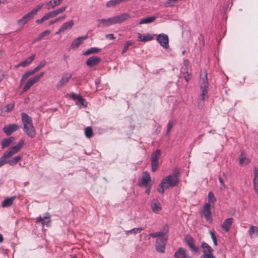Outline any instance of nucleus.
Wrapping results in <instances>:
<instances>
[{"mask_svg":"<svg viewBox=\"0 0 258 258\" xmlns=\"http://www.w3.org/2000/svg\"><path fill=\"white\" fill-rule=\"evenodd\" d=\"M179 170L178 168H175L171 174L162 180L159 187L157 189L158 191L163 194L165 189H167L169 187L176 186L179 182Z\"/></svg>","mask_w":258,"mask_h":258,"instance_id":"f257e3e1","label":"nucleus"},{"mask_svg":"<svg viewBox=\"0 0 258 258\" xmlns=\"http://www.w3.org/2000/svg\"><path fill=\"white\" fill-rule=\"evenodd\" d=\"M24 144V140H21L16 146L12 147L8 151H6L0 158V167L8 163V159L18 152Z\"/></svg>","mask_w":258,"mask_h":258,"instance_id":"f03ea898","label":"nucleus"},{"mask_svg":"<svg viewBox=\"0 0 258 258\" xmlns=\"http://www.w3.org/2000/svg\"><path fill=\"white\" fill-rule=\"evenodd\" d=\"M209 84L208 82H203L200 85L201 93L198 97V106L202 109L205 105V100L208 98V89Z\"/></svg>","mask_w":258,"mask_h":258,"instance_id":"7ed1b4c3","label":"nucleus"},{"mask_svg":"<svg viewBox=\"0 0 258 258\" xmlns=\"http://www.w3.org/2000/svg\"><path fill=\"white\" fill-rule=\"evenodd\" d=\"M161 151L157 149L153 152L151 156V170L153 172L157 170L159 165V159L161 156Z\"/></svg>","mask_w":258,"mask_h":258,"instance_id":"20e7f679","label":"nucleus"},{"mask_svg":"<svg viewBox=\"0 0 258 258\" xmlns=\"http://www.w3.org/2000/svg\"><path fill=\"white\" fill-rule=\"evenodd\" d=\"M46 63L45 60H43L40 62L39 64L37 67L34 68L32 71H29L28 72H26L22 76L21 81H25L28 77L33 75L35 73L37 72L39 70H40L42 68L44 67Z\"/></svg>","mask_w":258,"mask_h":258,"instance_id":"39448f33","label":"nucleus"},{"mask_svg":"<svg viewBox=\"0 0 258 258\" xmlns=\"http://www.w3.org/2000/svg\"><path fill=\"white\" fill-rule=\"evenodd\" d=\"M70 97L75 101L76 105L87 107V101L80 94L72 93L70 94Z\"/></svg>","mask_w":258,"mask_h":258,"instance_id":"423d86ee","label":"nucleus"},{"mask_svg":"<svg viewBox=\"0 0 258 258\" xmlns=\"http://www.w3.org/2000/svg\"><path fill=\"white\" fill-rule=\"evenodd\" d=\"M166 239L164 238H160L156 240L155 247L156 250L160 253H164L165 250Z\"/></svg>","mask_w":258,"mask_h":258,"instance_id":"0eeeda50","label":"nucleus"},{"mask_svg":"<svg viewBox=\"0 0 258 258\" xmlns=\"http://www.w3.org/2000/svg\"><path fill=\"white\" fill-rule=\"evenodd\" d=\"M157 41L164 48H167L169 47V39L166 34L163 33L159 34L157 37Z\"/></svg>","mask_w":258,"mask_h":258,"instance_id":"6e6552de","label":"nucleus"},{"mask_svg":"<svg viewBox=\"0 0 258 258\" xmlns=\"http://www.w3.org/2000/svg\"><path fill=\"white\" fill-rule=\"evenodd\" d=\"M19 128L20 126L16 124H10L3 127V131L7 136H10Z\"/></svg>","mask_w":258,"mask_h":258,"instance_id":"1a4fd4ad","label":"nucleus"},{"mask_svg":"<svg viewBox=\"0 0 258 258\" xmlns=\"http://www.w3.org/2000/svg\"><path fill=\"white\" fill-rule=\"evenodd\" d=\"M23 130L27 135L30 138H34L36 135V132L33 123L29 125H25L24 126Z\"/></svg>","mask_w":258,"mask_h":258,"instance_id":"9d476101","label":"nucleus"},{"mask_svg":"<svg viewBox=\"0 0 258 258\" xmlns=\"http://www.w3.org/2000/svg\"><path fill=\"white\" fill-rule=\"evenodd\" d=\"M151 181V176L150 174L145 171L143 173L141 181L139 182V185L140 186H148V182Z\"/></svg>","mask_w":258,"mask_h":258,"instance_id":"9b49d317","label":"nucleus"},{"mask_svg":"<svg viewBox=\"0 0 258 258\" xmlns=\"http://www.w3.org/2000/svg\"><path fill=\"white\" fill-rule=\"evenodd\" d=\"M97 21L100 22L97 25L98 27H100L101 26H108L115 24L113 17L107 19H98Z\"/></svg>","mask_w":258,"mask_h":258,"instance_id":"f8f14e48","label":"nucleus"},{"mask_svg":"<svg viewBox=\"0 0 258 258\" xmlns=\"http://www.w3.org/2000/svg\"><path fill=\"white\" fill-rule=\"evenodd\" d=\"M113 17L115 21V24H119L128 19L131 17V16L129 13H125L121 14L119 15L114 16Z\"/></svg>","mask_w":258,"mask_h":258,"instance_id":"ddd939ff","label":"nucleus"},{"mask_svg":"<svg viewBox=\"0 0 258 258\" xmlns=\"http://www.w3.org/2000/svg\"><path fill=\"white\" fill-rule=\"evenodd\" d=\"M113 17L115 21V24H119L128 19L131 17V16L129 13H125L121 14L119 15L114 16Z\"/></svg>","mask_w":258,"mask_h":258,"instance_id":"4468645a","label":"nucleus"},{"mask_svg":"<svg viewBox=\"0 0 258 258\" xmlns=\"http://www.w3.org/2000/svg\"><path fill=\"white\" fill-rule=\"evenodd\" d=\"M175 258H190L187 254V250L184 248L179 247L174 254Z\"/></svg>","mask_w":258,"mask_h":258,"instance_id":"2eb2a0df","label":"nucleus"},{"mask_svg":"<svg viewBox=\"0 0 258 258\" xmlns=\"http://www.w3.org/2000/svg\"><path fill=\"white\" fill-rule=\"evenodd\" d=\"M101 61V58L97 56L90 57L86 61V64L89 67H93L98 64Z\"/></svg>","mask_w":258,"mask_h":258,"instance_id":"dca6fc26","label":"nucleus"},{"mask_svg":"<svg viewBox=\"0 0 258 258\" xmlns=\"http://www.w3.org/2000/svg\"><path fill=\"white\" fill-rule=\"evenodd\" d=\"M87 37V35L78 37L72 42L71 48L72 49L77 48Z\"/></svg>","mask_w":258,"mask_h":258,"instance_id":"f3484780","label":"nucleus"},{"mask_svg":"<svg viewBox=\"0 0 258 258\" xmlns=\"http://www.w3.org/2000/svg\"><path fill=\"white\" fill-rule=\"evenodd\" d=\"M50 217V214L48 213H46L43 217L39 216L36 219V222H41L43 226L45 224L47 227H49L50 226V220H48L46 221H44V220L49 219Z\"/></svg>","mask_w":258,"mask_h":258,"instance_id":"a211bd4d","label":"nucleus"},{"mask_svg":"<svg viewBox=\"0 0 258 258\" xmlns=\"http://www.w3.org/2000/svg\"><path fill=\"white\" fill-rule=\"evenodd\" d=\"M33 18L32 14L29 12L27 14L25 15L21 19L17 21V24L18 25L23 26L25 25L30 19Z\"/></svg>","mask_w":258,"mask_h":258,"instance_id":"6ab92c4d","label":"nucleus"},{"mask_svg":"<svg viewBox=\"0 0 258 258\" xmlns=\"http://www.w3.org/2000/svg\"><path fill=\"white\" fill-rule=\"evenodd\" d=\"M151 207L153 212L157 213L161 210V207L158 200L154 199L151 204Z\"/></svg>","mask_w":258,"mask_h":258,"instance_id":"aec40b11","label":"nucleus"},{"mask_svg":"<svg viewBox=\"0 0 258 258\" xmlns=\"http://www.w3.org/2000/svg\"><path fill=\"white\" fill-rule=\"evenodd\" d=\"M254 179L253 181V188L255 192L258 194V169L254 168L253 170Z\"/></svg>","mask_w":258,"mask_h":258,"instance_id":"412c9836","label":"nucleus"},{"mask_svg":"<svg viewBox=\"0 0 258 258\" xmlns=\"http://www.w3.org/2000/svg\"><path fill=\"white\" fill-rule=\"evenodd\" d=\"M233 218H229L225 219L223 223V224L221 225V227L226 231L228 232L230 228H231V226L232 225V222H233Z\"/></svg>","mask_w":258,"mask_h":258,"instance_id":"4be33fe9","label":"nucleus"},{"mask_svg":"<svg viewBox=\"0 0 258 258\" xmlns=\"http://www.w3.org/2000/svg\"><path fill=\"white\" fill-rule=\"evenodd\" d=\"M21 117L22 121L23 123V126L33 123L31 117L28 115L27 113L25 112H22L21 113Z\"/></svg>","mask_w":258,"mask_h":258,"instance_id":"5701e85b","label":"nucleus"},{"mask_svg":"<svg viewBox=\"0 0 258 258\" xmlns=\"http://www.w3.org/2000/svg\"><path fill=\"white\" fill-rule=\"evenodd\" d=\"M15 199V196H12L11 197L5 199L2 203V207H9L11 206L13 204V203Z\"/></svg>","mask_w":258,"mask_h":258,"instance_id":"b1692460","label":"nucleus"},{"mask_svg":"<svg viewBox=\"0 0 258 258\" xmlns=\"http://www.w3.org/2000/svg\"><path fill=\"white\" fill-rule=\"evenodd\" d=\"M201 247L203 249L204 253H213V249L206 242H202Z\"/></svg>","mask_w":258,"mask_h":258,"instance_id":"393cba45","label":"nucleus"},{"mask_svg":"<svg viewBox=\"0 0 258 258\" xmlns=\"http://www.w3.org/2000/svg\"><path fill=\"white\" fill-rule=\"evenodd\" d=\"M248 233L251 238H256L258 236V227L251 226L248 230Z\"/></svg>","mask_w":258,"mask_h":258,"instance_id":"a878e982","label":"nucleus"},{"mask_svg":"<svg viewBox=\"0 0 258 258\" xmlns=\"http://www.w3.org/2000/svg\"><path fill=\"white\" fill-rule=\"evenodd\" d=\"M156 19V16H150L145 18L144 19H141L139 22L138 24H149L154 22Z\"/></svg>","mask_w":258,"mask_h":258,"instance_id":"bb28decb","label":"nucleus"},{"mask_svg":"<svg viewBox=\"0 0 258 258\" xmlns=\"http://www.w3.org/2000/svg\"><path fill=\"white\" fill-rule=\"evenodd\" d=\"M74 25V22L73 20L68 21L64 23L61 27V31H63L64 32L68 30H70L73 27Z\"/></svg>","mask_w":258,"mask_h":258,"instance_id":"cd10ccee","label":"nucleus"},{"mask_svg":"<svg viewBox=\"0 0 258 258\" xmlns=\"http://www.w3.org/2000/svg\"><path fill=\"white\" fill-rule=\"evenodd\" d=\"M101 50V49L97 47H91L84 51L83 54L84 55H88L91 54H95L99 52Z\"/></svg>","mask_w":258,"mask_h":258,"instance_id":"c85d7f7f","label":"nucleus"},{"mask_svg":"<svg viewBox=\"0 0 258 258\" xmlns=\"http://www.w3.org/2000/svg\"><path fill=\"white\" fill-rule=\"evenodd\" d=\"M203 214L207 221L210 223H212L213 219L211 216V212L210 210H203Z\"/></svg>","mask_w":258,"mask_h":258,"instance_id":"c756f323","label":"nucleus"},{"mask_svg":"<svg viewBox=\"0 0 258 258\" xmlns=\"http://www.w3.org/2000/svg\"><path fill=\"white\" fill-rule=\"evenodd\" d=\"M13 142V138L10 137L7 139H5L2 140L1 142L2 148L5 149L6 147H9Z\"/></svg>","mask_w":258,"mask_h":258,"instance_id":"7c9ffc66","label":"nucleus"},{"mask_svg":"<svg viewBox=\"0 0 258 258\" xmlns=\"http://www.w3.org/2000/svg\"><path fill=\"white\" fill-rule=\"evenodd\" d=\"M138 39L141 41L145 42L153 40V37L150 35L142 36L141 34L138 33Z\"/></svg>","mask_w":258,"mask_h":258,"instance_id":"2f4dec72","label":"nucleus"},{"mask_svg":"<svg viewBox=\"0 0 258 258\" xmlns=\"http://www.w3.org/2000/svg\"><path fill=\"white\" fill-rule=\"evenodd\" d=\"M43 6H44L43 4H41L38 5L32 11H31L29 12L34 17L35 15H36L37 14V13L39 11H40L42 9Z\"/></svg>","mask_w":258,"mask_h":258,"instance_id":"473e14b6","label":"nucleus"},{"mask_svg":"<svg viewBox=\"0 0 258 258\" xmlns=\"http://www.w3.org/2000/svg\"><path fill=\"white\" fill-rule=\"evenodd\" d=\"M21 160V157L20 156H17L13 158L11 160H8V163L11 165L13 166L16 164L19 161Z\"/></svg>","mask_w":258,"mask_h":258,"instance_id":"72a5a7b5","label":"nucleus"},{"mask_svg":"<svg viewBox=\"0 0 258 258\" xmlns=\"http://www.w3.org/2000/svg\"><path fill=\"white\" fill-rule=\"evenodd\" d=\"M166 232L164 231H159L155 233H151L149 235L153 238L158 237L163 238V236L165 234Z\"/></svg>","mask_w":258,"mask_h":258,"instance_id":"f704fd0d","label":"nucleus"},{"mask_svg":"<svg viewBox=\"0 0 258 258\" xmlns=\"http://www.w3.org/2000/svg\"><path fill=\"white\" fill-rule=\"evenodd\" d=\"M143 229L142 228H134L131 230L125 231V233L127 235L130 234H136L137 233H140Z\"/></svg>","mask_w":258,"mask_h":258,"instance_id":"c9c22d12","label":"nucleus"},{"mask_svg":"<svg viewBox=\"0 0 258 258\" xmlns=\"http://www.w3.org/2000/svg\"><path fill=\"white\" fill-rule=\"evenodd\" d=\"M120 3L119 0H110L106 4L107 7H114Z\"/></svg>","mask_w":258,"mask_h":258,"instance_id":"e433bc0d","label":"nucleus"},{"mask_svg":"<svg viewBox=\"0 0 258 258\" xmlns=\"http://www.w3.org/2000/svg\"><path fill=\"white\" fill-rule=\"evenodd\" d=\"M85 134L87 138H90L93 136V130L90 126H88L85 128Z\"/></svg>","mask_w":258,"mask_h":258,"instance_id":"4c0bfd02","label":"nucleus"},{"mask_svg":"<svg viewBox=\"0 0 258 258\" xmlns=\"http://www.w3.org/2000/svg\"><path fill=\"white\" fill-rule=\"evenodd\" d=\"M134 44V42H132L131 41H127L121 51V53L123 54L125 52H126L127 51V50L128 49L129 47L130 46L133 45Z\"/></svg>","mask_w":258,"mask_h":258,"instance_id":"58836bf2","label":"nucleus"},{"mask_svg":"<svg viewBox=\"0 0 258 258\" xmlns=\"http://www.w3.org/2000/svg\"><path fill=\"white\" fill-rule=\"evenodd\" d=\"M51 33L50 30H47L41 33L38 37L36 39V41H39L42 39L44 37L48 35Z\"/></svg>","mask_w":258,"mask_h":258,"instance_id":"ea45409f","label":"nucleus"},{"mask_svg":"<svg viewBox=\"0 0 258 258\" xmlns=\"http://www.w3.org/2000/svg\"><path fill=\"white\" fill-rule=\"evenodd\" d=\"M57 16L55 11L54 10H53L52 11H50L44 15L45 17L46 18V20H48L50 18H52Z\"/></svg>","mask_w":258,"mask_h":258,"instance_id":"a19ab883","label":"nucleus"},{"mask_svg":"<svg viewBox=\"0 0 258 258\" xmlns=\"http://www.w3.org/2000/svg\"><path fill=\"white\" fill-rule=\"evenodd\" d=\"M216 201V199L214 194L212 191L209 192L208 194V202L211 203H214Z\"/></svg>","mask_w":258,"mask_h":258,"instance_id":"79ce46f5","label":"nucleus"},{"mask_svg":"<svg viewBox=\"0 0 258 258\" xmlns=\"http://www.w3.org/2000/svg\"><path fill=\"white\" fill-rule=\"evenodd\" d=\"M185 240L188 246H190V244H192L195 243L194 239L190 236H186L185 238Z\"/></svg>","mask_w":258,"mask_h":258,"instance_id":"37998d69","label":"nucleus"},{"mask_svg":"<svg viewBox=\"0 0 258 258\" xmlns=\"http://www.w3.org/2000/svg\"><path fill=\"white\" fill-rule=\"evenodd\" d=\"M35 82H27L23 89V92L27 91L34 84Z\"/></svg>","mask_w":258,"mask_h":258,"instance_id":"c03bdc74","label":"nucleus"},{"mask_svg":"<svg viewBox=\"0 0 258 258\" xmlns=\"http://www.w3.org/2000/svg\"><path fill=\"white\" fill-rule=\"evenodd\" d=\"M44 73L41 72L38 75H36L33 78H31L28 81H38L42 77Z\"/></svg>","mask_w":258,"mask_h":258,"instance_id":"a18cd8bd","label":"nucleus"},{"mask_svg":"<svg viewBox=\"0 0 258 258\" xmlns=\"http://www.w3.org/2000/svg\"><path fill=\"white\" fill-rule=\"evenodd\" d=\"M67 8V6H64V7H61L60 8H58L57 9L54 10V11H55L56 15H58L59 14L63 13L66 11Z\"/></svg>","mask_w":258,"mask_h":258,"instance_id":"49530a36","label":"nucleus"},{"mask_svg":"<svg viewBox=\"0 0 258 258\" xmlns=\"http://www.w3.org/2000/svg\"><path fill=\"white\" fill-rule=\"evenodd\" d=\"M249 162V159L245 157H241L239 159V163L241 165L247 164Z\"/></svg>","mask_w":258,"mask_h":258,"instance_id":"de8ad7c7","label":"nucleus"},{"mask_svg":"<svg viewBox=\"0 0 258 258\" xmlns=\"http://www.w3.org/2000/svg\"><path fill=\"white\" fill-rule=\"evenodd\" d=\"M189 247L190 250L195 253H198L199 252V248L195 245V243L192 244H190V246H189Z\"/></svg>","mask_w":258,"mask_h":258,"instance_id":"09e8293b","label":"nucleus"},{"mask_svg":"<svg viewBox=\"0 0 258 258\" xmlns=\"http://www.w3.org/2000/svg\"><path fill=\"white\" fill-rule=\"evenodd\" d=\"M174 123L173 122H172V121H169L168 123H167V131H166V134H168L170 133V131H171V130L172 128V127H173V126L174 125Z\"/></svg>","mask_w":258,"mask_h":258,"instance_id":"8fccbe9b","label":"nucleus"},{"mask_svg":"<svg viewBox=\"0 0 258 258\" xmlns=\"http://www.w3.org/2000/svg\"><path fill=\"white\" fill-rule=\"evenodd\" d=\"M200 258H216L212 253H203Z\"/></svg>","mask_w":258,"mask_h":258,"instance_id":"3c124183","label":"nucleus"},{"mask_svg":"<svg viewBox=\"0 0 258 258\" xmlns=\"http://www.w3.org/2000/svg\"><path fill=\"white\" fill-rule=\"evenodd\" d=\"M219 180L221 184L220 188L221 189H224L226 188V186L224 184V181L223 179L221 177L219 176Z\"/></svg>","mask_w":258,"mask_h":258,"instance_id":"603ef678","label":"nucleus"},{"mask_svg":"<svg viewBox=\"0 0 258 258\" xmlns=\"http://www.w3.org/2000/svg\"><path fill=\"white\" fill-rule=\"evenodd\" d=\"M14 106H15V104L14 103L9 104L8 105H7L6 106V107L7 108L6 111L7 112L11 111V110H12L13 109V108H14Z\"/></svg>","mask_w":258,"mask_h":258,"instance_id":"864d4df0","label":"nucleus"},{"mask_svg":"<svg viewBox=\"0 0 258 258\" xmlns=\"http://www.w3.org/2000/svg\"><path fill=\"white\" fill-rule=\"evenodd\" d=\"M46 8L47 10L53 9L55 8L54 6L52 5V3L51 2V0L46 3Z\"/></svg>","mask_w":258,"mask_h":258,"instance_id":"5fc2aeb1","label":"nucleus"},{"mask_svg":"<svg viewBox=\"0 0 258 258\" xmlns=\"http://www.w3.org/2000/svg\"><path fill=\"white\" fill-rule=\"evenodd\" d=\"M62 1L63 0H51L54 8L59 6Z\"/></svg>","mask_w":258,"mask_h":258,"instance_id":"6e6d98bb","label":"nucleus"},{"mask_svg":"<svg viewBox=\"0 0 258 258\" xmlns=\"http://www.w3.org/2000/svg\"><path fill=\"white\" fill-rule=\"evenodd\" d=\"M35 57V54L32 55L31 56L28 57L26 59V61L29 64L34 59Z\"/></svg>","mask_w":258,"mask_h":258,"instance_id":"4d7b16f0","label":"nucleus"},{"mask_svg":"<svg viewBox=\"0 0 258 258\" xmlns=\"http://www.w3.org/2000/svg\"><path fill=\"white\" fill-rule=\"evenodd\" d=\"M47 20L44 15L40 19L36 20V23L38 24L42 23L44 21Z\"/></svg>","mask_w":258,"mask_h":258,"instance_id":"13d9d810","label":"nucleus"},{"mask_svg":"<svg viewBox=\"0 0 258 258\" xmlns=\"http://www.w3.org/2000/svg\"><path fill=\"white\" fill-rule=\"evenodd\" d=\"M201 78H202L203 81H208L207 74L205 73V72H204L203 74L201 75Z\"/></svg>","mask_w":258,"mask_h":258,"instance_id":"bf43d9fd","label":"nucleus"},{"mask_svg":"<svg viewBox=\"0 0 258 258\" xmlns=\"http://www.w3.org/2000/svg\"><path fill=\"white\" fill-rule=\"evenodd\" d=\"M211 206V203L208 202V203H206L205 206L203 207V210H210Z\"/></svg>","mask_w":258,"mask_h":258,"instance_id":"052dcab7","label":"nucleus"},{"mask_svg":"<svg viewBox=\"0 0 258 258\" xmlns=\"http://www.w3.org/2000/svg\"><path fill=\"white\" fill-rule=\"evenodd\" d=\"M105 37L106 38H108V39H111V40H113V39H115V37H114V35L113 34H106L105 35Z\"/></svg>","mask_w":258,"mask_h":258,"instance_id":"680f3d73","label":"nucleus"},{"mask_svg":"<svg viewBox=\"0 0 258 258\" xmlns=\"http://www.w3.org/2000/svg\"><path fill=\"white\" fill-rule=\"evenodd\" d=\"M29 64L25 60L22 61L20 63H19L18 66H22V67H26L28 66Z\"/></svg>","mask_w":258,"mask_h":258,"instance_id":"e2e57ef3","label":"nucleus"},{"mask_svg":"<svg viewBox=\"0 0 258 258\" xmlns=\"http://www.w3.org/2000/svg\"><path fill=\"white\" fill-rule=\"evenodd\" d=\"M209 233H210V234L211 235V238H212V240L216 238V236L215 235V233H214V231H213L212 230H210L209 231Z\"/></svg>","mask_w":258,"mask_h":258,"instance_id":"0e129e2a","label":"nucleus"},{"mask_svg":"<svg viewBox=\"0 0 258 258\" xmlns=\"http://www.w3.org/2000/svg\"><path fill=\"white\" fill-rule=\"evenodd\" d=\"M65 18H66V15H63V16L59 17L56 18V19L57 20V22H58L59 21H61L62 20H63Z\"/></svg>","mask_w":258,"mask_h":258,"instance_id":"69168bd1","label":"nucleus"},{"mask_svg":"<svg viewBox=\"0 0 258 258\" xmlns=\"http://www.w3.org/2000/svg\"><path fill=\"white\" fill-rule=\"evenodd\" d=\"M151 191V186H148V187L146 190V192L149 195Z\"/></svg>","mask_w":258,"mask_h":258,"instance_id":"338daca9","label":"nucleus"},{"mask_svg":"<svg viewBox=\"0 0 258 258\" xmlns=\"http://www.w3.org/2000/svg\"><path fill=\"white\" fill-rule=\"evenodd\" d=\"M57 22V20H56V19L53 20H51L49 22V25H52L54 23H55Z\"/></svg>","mask_w":258,"mask_h":258,"instance_id":"774afa93","label":"nucleus"}]
</instances>
